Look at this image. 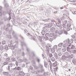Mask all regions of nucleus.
I'll list each match as a JSON object with an SVG mask.
<instances>
[{"label":"nucleus","instance_id":"nucleus-1","mask_svg":"<svg viewBox=\"0 0 76 76\" xmlns=\"http://www.w3.org/2000/svg\"><path fill=\"white\" fill-rule=\"evenodd\" d=\"M70 40H69V39H67L64 41V42L65 43L63 45L64 47H66L67 46V44H71L73 43V41H71L70 42Z\"/></svg>","mask_w":76,"mask_h":76},{"label":"nucleus","instance_id":"nucleus-2","mask_svg":"<svg viewBox=\"0 0 76 76\" xmlns=\"http://www.w3.org/2000/svg\"><path fill=\"white\" fill-rule=\"evenodd\" d=\"M64 55H63L62 57V58L66 59V58H69V57H70V55H69L68 52L64 53Z\"/></svg>","mask_w":76,"mask_h":76},{"label":"nucleus","instance_id":"nucleus-3","mask_svg":"<svg viewBox=\"0 0 76 76\" xmlns=\"http://www.w3.org/2000/svg\"><path fill=\"white\" fill-rule=\"evenodd\" d=\"M63 19L61 18H58L56 19L57 22L58 23H63Z\"/></svg>","mask_w":76,"mask_h":76},{"label":"nucleus","instance_id":"nucleus-4","mask_svg":"<svg viewBox=\"0 0 76 76\" xmlns=\"http://www.w3.org/2000/svg\"><path fill=\"white\" fill-rule=\"evenodd\" d=\"M51 45L48 44L47 46H46V49L47 50L49 51L51 49Z\"/></svg>","mask_w":76,"mask_h":76},{"label":"nucleus","instance_id":"nucleus-5","mask_svg":"<svg viewBox=\"0 0 76 76\" xmlns=\"http://www.w3.org/2000/svg\"><path fill=\"white\" fill-rule=\"evenodd\" d=\"M56 25L58 28H59V29H61V28H62L63 26L62 25L60 24V23H56Z\"/></svg>","mask_w":76,"mask_h":76},{"label":"nucleus","instance_id":"nucleus-6","mask_svg":"<svg viewBox=\"0 0 76 76\" xmlns=\"http://www.w3.org/2000/svg\"><path fill=\"white\" fill-rule=\"evenodd\" d=\"M9 66L12 67V69H14V67H15V64L12 63H10V64H9Z\"/></svg>","mask_w":76,"mask_h":76},{"label":"nucleus","instance_id":"nucleus-7","mask_svg":"<svg viewBox=\"0 0 76 76\" xmlns=\"http://www.w3.org/2000/svg\"><path fill=\"white\" fill-rule=\"evenodd\" d=\"M7 13L9 16V20H10L11 19V17H10V15H11V12L9 10L7 12Z\"/></svg>","mask_w":76,"mask_h":76},{"label":"nucleus","instance_id":"nucleus-8","mask_svg":"<svg viewBox=\"0 0 76 76\" xmlns=\"http://www.w3.org/2000/svg\"><path fill=\"white\" fill-rule=\"evenodd\" d=\"M19 75L21 76H23L25 75V73L24 72H22V71H20L19 72Z\"/></svg>","mask_w":76,"mask_h":76},{"label":"nucleus","instance_id":"nucleus-9","mask_svg":"<svg viewBox=\"0 0 76 76\" xmlns=\"http://www.w3.org/2000/svg\"><path fill=\"white\" fill-rule=\"evenodd\" d=\"M69 47H71V49H75L76 48L75 46H74L73 45H69Z\"/></svg>","mask_w":76,"mask_h":76},{"label":"nucleus","instance_id":"nucleus-10","mask_svg":"<svg viewBox=\"0 0 76 76\" xmlns=\"http://www.w3.org/2000/svg\"><path fill=\"white\" fill-rule=\"evenodd\" d=\"M13 70H14L15 69H16L18 70H21V68L20 67H18L17 68L16 67H15L14 68L12 69Z\"/></svg>","mask_w":76,"mask_h":76},{"label":"nucleus","instance_id":"nucleus-11","mask_svg":"<svg viewBox=\"0 0 76 76\" xmlns=\"http://www.w3.org/2000/svg\"><path fill=\"white\" fill-rule=\"evenodd\" d=\"M51 32H54L55 31V28L54 27L51 28L50 29Z\"/></svg>","mask_w":76,"mask_h":76},{"label":"nucleus","instance_id":"nucleus-12","mask_svg":"<svg viewBox=\"0 0 76 76\" xmlns=\"http://www.w3.org/2000/svg\"><path fill=\"white\" fill-rule=\"evenodd\" d=\"M50 20V19L48 18V19H45L44 20H42V21H44L45 22H47L48 21H49Z\"/></svg>","mask_w":76,"mask_h":76},{"label":"nucleus","instance_id":"nucleus-13","mask_svg":"<svg viewBox=\"0 0 76 76\" xmlns=\"http://www.w3.org/2000/svg\"><path fill=\"white\" fill-rule=\"evenodd\" d=\"M53 26V24L52 23H50V24H48V28H50V27H51Z\"/></svg>","mask_w":76,"mask_h":76},{"label":"nucleus","instance_id":"nucleus-14","mask_svg":"<svg viewBox=\"0 0 76 76\" xmlns=\"http://www.w3.org/2000/svg\"><path fill=\"white\" fill-rule=\"evenodd\" d=\"M72 62L74 64H76V60L73 59L72 61Z\"/></svg>","mask_w":76,"mask_h":76},{"label":"nucleus","instance_id":"nucleus-15","mask_svg":"<svg viewBox=\"0 0 76 76\" xmlns=\"http://www.w3.org/2000/svg\"><path fill=\"white\" fill-rule=\"evenodd\" d=\"M37 61L38 63H39L41 61V59L39 58H37Z\"/></svg>","mask_w":76,"mask_h":76},{"label":"nucleus","instance_id":"nucleus-16","mask_svg":"<svg viewBox=\"0 0 76 76\" xmlns=\"http://www.w3.org/2000/svg\"><path fill=\"white\" fill-rule=\"evenodd\" d=\"M9 72H4L3 74L4 75H9Z\"/></svg>","mask_w":76,"mask_h":76},{"label":"nucleus","instance_id":"nucleus-17","mask_svg":"<svg viewBox=\"0 0 76 76\" xmlns=\"http://www.w3.org/2000/svg\"><path fill=\"white\" fill-rule=\"evenodd\" d=\"M4 48V47L3 46V45H1L0 46V50L1 51H3V49Z\"/></svg>","mask_w":76,"mask_h":76},{"label":"nucleus","instance_id":"nucleus-18","mask_svg":"<svg viewBox=\"0 0 76 76\" xmlns=\"http://www.w3.org/2000/svg\"><path fill=\"white\" fill-rule=\"evenodd\" d=\"M23 45L26 46V44H25V43L24 42H21V46L23 47Z\"/></svg>","mask_w":76,"mask_h":76},{"label":"nucleus","instance_id":"nucleus-19","mask_svg":"<svg viewBox=\"0 0 76 76\" xmlns=\"http://www.w3.org/2000/svg\"><path fill=\"white\" fill-rule=\"evenodd\" d=\"M54 57H55L56 58H58V57L57 56V53H55L53 54Z\"/></svg>","mask_w":76,"mask_h":76},{"label":"nucleus","instance_id":"nucleus-20","mask_svg":"<svg viewBox=\"0 0 76 76\" xmlns=\"http://www.w3.org/2000/svg\"><path fill=\"white\" fill-rule=\"evenodd\" d=\"M53 67H56L57 66V62H55L54 63H53Z\"/></svg>","mask_w":76,"mask_h":76},{"label":"nucleus","instance_id":"nucleus-21","mask_svg":"<svg viewBox=\"0 0 76 76\" xmlns=\"http://www.w3.org/2000/svg\"><path fill=\"white\" fill-rule=\"evenodd\" d=\"M50 60L52 61H55V58H54L53 57H52L50 58Z\"/></svg>","mask_w":76,"mask_h":76},{"label":"nucleus","instance_id":"nucleus-22","mask_svg":"<svg viewBox=\"0 0 76 76\" xmlns=\"http://www.w3.org/2000/svg\"><path fill=\"white\" fill-rule=\"evenodd\" d=\"M67 22V21L66 20H64L63 21V22H62V23L65 25V24H66Z\"/></svg>","mask_w":76,"mask_h":76},{"label":"nucleus","instance_id":"nucleus-23","mask_svg":"<svg viewBox=\"0 0 76 76\" xmlns=\"http://www.w3.org/2000/svg\"><path fill=\"white\" fill-rule=\"evenodd\" d=\"M48 61L49 63L50 64V65L51 66V65L53 64V63H51V62L50 61V59H48Z\"/></svg>","mask_w":76,"mask_h":76},{"label":"nucleus","instance_id":"nucleus-24","mask_svg":"<svg viewBox=\"0 0 76 76\" xmlns=\"http://www.w3.org/2000/svg\"><path fill=\"white\" fill-rule=\"evenodd\" d=\"M12 35H13L14 37H15V38H16V34L15 33V32L14 31H13Z\"/></svg>","mask_w":76,"mask_h":76},{"label":"nucleus","instance_id":"nucleus-25","mask_svg":"<svg viewBox=\"0 0 76 76\" xmlns=\"http://www.w3.org/2000/svg\"><path fill=\"white\" fill-rule=\"evenodd\" d=\"M54 34V33H50V37H53Z\"/></svg>","mask_w":76,"mask_h":76},{"label":"nucleus","instance_id":"nucleus-26","mask_svg":"<svg viewBox=\"0 0 76 76\" xmlns=\"http://www.w3.org/2000/svg\"><path fill=\"white\" fill-rule=\"evenodd\" d=\"M71 48L69 47H67V51L68 52H70V50H71Z\"/></svg>","mask_w":76,"mask_h":76},{"label":"nucleus","instance_id":"nucleus-27","mask_svg":"<svg viewBox=\"0 0 76 76\" xmlns=\"http://www.w3.org/2000/svg\"><path fill=\"white\" fill-rule=\"evenodd\" d=\"M44 65L45 67L46 68L47 67V62L45 61L44 62Z\"/></svg>","mask_w":76,"mask_h":76},{"label":"nucleus","instance_id":"nucleus-28","mask_svg":"<svg viewBox=\"0 0 76 76\" xmlns=\"http://www.w3.org/2000/svg\"><path fill=\"white\" fill-rule=\"evenodd\" d=\"M7 57V54L5 53L4 56V58H6Z\"/></svg>","mask_w":76,"mask_h":76},{"label":"nucleus","instance_id":"nucleus-29","mask_svg":"<svg viewBox=\"0 0 76 76\" xmlns=\"http://www.w3.org/2000/svg\"><path fill=\"white\" fill-rule=\"evenodd\" d=\"M51 51L52 53H54L55 52V49L54 48H52L51 50Z\"/></svg>","mask_w":76,"mask_h":76},{"label":"nucleus","instance_id":"nucleus-30","mask_svg":"<svg viewBox=\"0 0 76 76\" xmlns=\"http://www.w3.org/2000/svg\"><path fill=\"white\" fill-rule=\"evenodd\" d=\"M62 34H63V31H59L58 34H59V35H61Z\"/></svg>","mask_w":76,"mask_h":76},{"label":"nucleus","instance_id":"nucleus-31","mask_svg":"<svg viewBox=\"0 0 76 76\" xmlns=\"http://www.w3.org/2000/svg\"><path fill=\"white\" fill-rule=\"evenodd\" d=\"M58 47H62V46H63V43H59L58 45Z\"/></svg>","mask_w":76,"mask_h":76},{"label":"nucleus","instance_id":"nucleus-32","mask_svg":"<svg viewBox=\"0 0 76 76\" xmlns=\"http://www.w3.org/2000/svg\"><path fill=\"white\" fill-rule=\"evenodd\" d=\"M46 51L47 53V56H49L50 54V53H49V52L48 51L49 50H46Z\"/></svg>","mask_w":76,"mask_h":76},{"label":"nucleus","instance_id":"nucleus-33","mask_svg":"<svg viewBox=\"0 0 76 76\" xmlns=\"http://www.w3.org/2000/svg\"><path fill=\"white\" fill-rule=\"evenodd\" d=\"M11 60L12 61H16V59L14 58H11Z\"/></svg>","mask_w":76,"mask_h":76},{"label":"nucleus","instance_id":"nucleus-34","mask_svg":"<svg viewBox=\"0 0 76 76\" xmlns=\"http://www.w3.org/2000/svg\"><path fill=\"white\" fill-rule=\"evenodd\" d=\"M72 37L73 38H76V33H75L74 35H72Z\"/></svg>","mask_w":76,"mask_h":76},{"label":"nucleus","instance_id":"nucleus-35","mask_svg":"<svg viewBox=\"0 0 76 76\" xmlns=\"http://www.w3.org/2000/svg\"><path fill=\"white\" fill-rule=\"evenodd\" d=\"M39 39L41 42H43V41L42 40V39H43L42 38H41V37H39Z\"/></svg>","mask_w":76,"mask_h":76},{"label":"nucleus","instance_id":"nucleus-36","mask_svg":"<svg viewBox=\"0 0 76 76\" xmlns=\"http://www.w3.org/2000/svg\"><path fill=\"white\" fill-rule=\"evenodd\" d=\"M4 48L5 50H8V46L7 45H5L4 46Z\"/></svg>","mask_w":76,"mask_h":76},{"label":"nucleus","instance_id":"nucleus-37","mask_svg":"<svg viewBox=\"0 0 76 76\" xmlns=\"http://www.w3.org/2000/svg\"><path fill=\"white\" fill-rule=\"evenodd\" d=\"M44 75L45 76H48V72H45L44 74Z\"/></svg>","mask_w":76,"mask_h":76},{"label":"nucleus","instance_id":"nucleus-38","mask_svg":"<svg viewBox=\"0 0 76 76\" xmlns=\"http://www.w3.org/2000/svg\"><path fill=\"white\" fill-rule=\"evenodd\" d=\"M57 37V34H54L53 36V38H56Z\"/></svg>","mask_w":76,"mask_h":76},{"label":"nucleus","instance_id":"nucleus-39","mask_svg":"<svg viewBox=\"0 0 76 76\" xmlns=\"http://www.w3.org/2000/svg\"><path fill=\"white\" fill-rule=\"evenodd\" d=\"M13 45H12V43H11V44H9L8 45V46L9 47H12Z\"/></svg>","mask_w":76,"mask_h":76},{"label":"nucleus","instance_id":"nucleus-40","mask_svg":"<svg viewBox=\"0 0 76 76\" xmlns=\"http://www.w3.org/2000/svg\"><path fill=\"white\" fill-rule=\"evenodd\" d=\"M71 26V24H70V23H68L67 24V27L69 28V27H70Z\"/></svg>","mask_w":76,"mask_h":76},{"label":"nucleus","instance_id":"nucleus-41","mask_svg":"<svg viewBox=\"0 0 76 76\" xmlns=\"http://www.w3.org/2000/svg\"><path fill=\"white\" fill-rule=\"evenodd\" d=\"M43 29L44 30V31L47 30V27L45 26L44 28H43Z\"/></svg>","mask_w":76,"mask_h":76},{"label":"nucleus","instance_id":"nucleus-42","mask_svg":"<svg viewBox=\"0 0 76 76\" xmlns=\"http://www.w3.org/2000/svg\"><path fill=\"white\" fill-rule=\"evenodd\" d=\"M66 48H64V49H62V51H63V52H65V51H66Z\"/></svg>","mask_w":76,"mask_h":76},{"label":"nucleus","instance_id":"nucleus-43","mask_svg":"<svg viewBox=\"0 0 76 76\" xmlns=\"http://www.w3.org/2000/svg\"><path fill=\"white\" fill-rule=\"evenodd\" d=\"M10 58H7V59H6V61H10Z\"/></svg>","mask_w":76,"mask_h":76},{"label":"nucleus","instance_id":"nucleus-44","mask_svg":"<svg viewBox=\"0 0 76 76\" xmlns=\"http://www.w3.org/2000/svg\"><path fill=\"white\" fill-rule=\"evenodd\" d=\"M53 48L54 49H57V46L56 45H54L53 47Z\"/></svg>","mask_w":76,"mask_h":76},{"label":"nucleus","instance_id":"nucleus-45","mask_svg":"<svg viewBox=\"0 0 76 76\" xmlns=\"http://www.w3.org/2000/svg\"><path fill=\"white\" fill-rule=\"evenodd\" d=\"M44 38L46 40H48V37L47 36H46L45 37H44Z\"/></svg>","mask_w":76,"mask_h":76},{"label":"nucleus","instance_id":"nucleus-46","mask_svg":"<svg viewBox=\"0 0 76 76\" xmlns=\"http://www.w3.org/2000/svg\"><path fill=\"white\" fill-rule=\"evenodd\" d=\"M39 67H40L41 69H42V68H43V66L41 64H39Z\"/></svg>","mask_w":76,"mask_h":76},{"label":"nucleus","instance_id":"nucleus-47","mask_svg":"<svg viewBox=\"0 0 76 76\" xmlns=\"http://www.w3.org/2000/svg\"><path fill=\"white\" fill-rule=\"evenodd\" d=\"M41 33L42 35H45V31H42V32Z\"/></svg>","mask_w":76,"mask_h":76},{"label":"nucleus","instance_id":"nucleus-48","mask_svg":"<svg viewBox=\"0 0 76 76\" xmlns=\"http://www.w3.org/2000/svg\"><path fill=\"white\" fill-rule=\"evenodd\" d=\"M7 64H8V63L7 62H5L4 63V65H5Z\"/></svg>","mask_w":76,"mask_h":76},{"label":"nucleus","instance_id":"nucleus-49","mask_svg":"<svg viewBox=\"0 0 76 76\" xmlns=\"http://www.w3.org/2000/svg\"><path fill=\"white\" fill-rule=\"evenodd\" d=\"M11 48V50H15V47L13 46Z\"/></svg>","mask_w":76,"mask_h":76},{"label":"nucleus","instance_id":"nucleus-50","mask_svg":"<svg viewBox=\"0 0 76 76\" xmlns=\"http://www.w3.org/2000/svg\"><path fill=\"white\" fill-rule=\"evenodd\" d=\"M2 44L3 45L5 44H6V41H5V40H4L2 41Z\"/></svg>","mask_w":76,"mask_h":76},{"label":"nucleus","instance_id":"nucleus-51","mask_svg":"<svg viewBox=\"0 0 76 76\" xmlns=\"http://www.w3.org/2000/svg\"><path fill=\"white\" fill-rule=\"evenodd\" d=\"M59 31H58V30H56L55 31V32L56 34H58V32Z\"/></svg>","mask_w":76,"mask_h":76},{"label":"nucleus","instance_id":"nucleus-52","mask_svg":"<svg viewBox=\"0 0 76 76\" xmlns=\"http://www.w3.org/2000/svg\"><path fill=\"white\" fill-rule=\"evenodd\" d=\"M69 56H70V58H72L73 57V55L72 54H71V55H70Z\"/></svg>","mask_w":76,"mask_h":76},{"label":"nucleus","instance_id":"nucleus-53","mask_svg":"<svg viewBox=\"0 0 76 76\" xmlns=\"http://www.w3.org/2000/svg\"><path fill=\"white\" fill-rule=\"evenodd\" d=\"M10 67L9 66H8V69L9 71H10Z\"/></svg>","mask_w":76,"mask_h":76},{"label":"nucleus","instance_id":"nucleus-54","mask_svg":"<svg viewBox=\"0 0 76 76\" xmlns=\"http://www.w3.org/2000/svg\"><path fill=\"white\" fill-rule=\"evenodd\" d=\"M46 37H48L49 36V34L48 33H47L45 34Z\"/></svg>","mask_w":76,"mask_h":76},{"label":"nucleus","instance_id":"nucleus-55","mask_svg":"<svg viewBox=\"0 0 76 76\" xmlns=\"http://www.w3.org/2000/svg\"><path fill=\"white\" fill-rule=\"evenodd\" d=\"M72 52H73V53H74V54H76V50H74Z\"/></svg>","mask_w":76,"mask_h":76},{"label":"nucleus","instance_id":"nucleus-56","mask_svg":"<svg viewBox=\"0 0 76 76\" xmlns=\"http://www.w3.org/2000/svg\"><path fill=\"white\" fill-rule=\"evenodd\" d=\"M24 33L25 34H26V33H28V31H27V30H24Z\"/></svg>","mask_w":76,"mask_h":76},{"label":"nucleus","instance_id":"nucleus-57","mask_svg":"<svg viewBox=\"0 0 76 76\" xmlns=\"http://www.w3.org/2000/svg\"><path fill=\"white\" fill-rule=\"evenodd\" d=\"M26 49L28 52H29V51H30V50H29V49H28V48H27Z\"/></svg>","mask_w":76,"mask_h":76},{"label":"nucleus","instance_id":"nucleus-58","mask_svg":"<svg viewBox=\"0 0 76 76\" xmlns=\"http://www.w3.org/2000/svg\"><path fill=\"white\" fill-rule=\"evenodd\" d=\"M64 34L66 35H67V31H64Z\"/></svg>","mask_w":76,"mask_h":76},{"label":"nucleus","instance_id":"nucleus-59","mask_svg":"<svg viewBox=\"0 0 76 76\" xmlns=\"http://www.w3.org/2000/svg\"><path fill=\"white\" fill-rule=\"evenodd\" d=\"M70 29H72L70 28H68L67 29V31H70Z\"/></svg>","mask_w":76,"mask_h":76},{"label":"nucleus","instance_id":"nucleus-60","mask_svg":"<svg viewBox=\"0 0 76 76\" xmlns=\"http://www.w3.org/2000/svg\"><path fill=\"white\" fill-rule=\"evenodd\" d=\"M20 52H21V50H20L19 51H18V54H20Z\"/></svg>","mask_w":76,"mask_h":76},{"label":"nucleus","instance_id":"nucleus-61","mask_svg":"<svg viewBox=\"0 0 76 76\" xmlns=\"http://www.w3.org/2000/svg\"><path fill=\"white\" fill-rule=\"evenodd\" d=\"M71 1H72V2H75V1H76V0H71Z\"/></svg>","mask_w":76,"mask_h":76},{"label":"nucleus","instance_id":"nucleus-62","mask_svg":"<svg viewBox=\"0 0 76 76\" xmlns=\"http://www.w3.org/2000/svg\"><path fill=\"white\" fill-rule=\"evenodd\" d=\"M72 13H73V14H74V15H76V12L73 11V12H72Z\"/></svg>","mask_w":76,"mask_h":76},{"label":"nucleus","instance_id":"nucleus-63","mask_svg":"<svg viewBox=\"0 0 76 76\" xmlns=\"http://www.w3.org/2000/svg\"><path fill=\"white\" fill-rule=\"evenodd\" d=\"M58 55H59V56H61V55H62V54L61 53H58Z\"/></svg>","mask_w":76,"mask_h":76},{"label":"nucleus","instance_id":"nucleus-64","mask_svg":"<svg viewBox=\"0 0 76 76\" xmlns=\"http://www.w3.org/2000/svg\"><path fill=\"white\" fill-rule=\"evenodd\" d=\"M6 13H7V12H3V14H4V15L5 14H6Z\"/></svg>","mask_w":76,"mask_h":76}]
</instances>
